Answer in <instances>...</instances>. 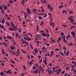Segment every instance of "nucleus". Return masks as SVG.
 I'll return each mask as SVG.
<instances>
[{
  "label": "nucleus",
  "mask_w": 76,
  "mask_h": 76,
  "mask_svg": "<svg viewBox=\"0 0 76 76\" xmlns=\"http://www.w3.org/2000/svg\"><path fill=\"white\" fill-rule=\"evenodd\" d=\"M71 34H72V36L74 38H76V37H75L76 33L75 32H74V31H72V32L71 33Z\"/></svg>",
  "instance_id": "nucleus-1"
},
{
  "label": "nucleus",
  "mask_w": 76,
  "mask_h": 76,
  "mask_svg": "<svg viewBox=\"0 0 76 76\" xmlns=\"http://www.w3.org/2000/svg\"><path fill=\"white\" fill-rule=\"evenodd\" d=\"M27 13L28 14H30V13H31V10H29V8H27Z\"/></svg>",
  "instance_id": "nucleus-2"
},
{
  "label": "nucleus",
  "mask_w": 76,
  "mask_h": 76,
  "mask_svg": "<svg viewBox=\"0 0 76 76\" xmlns=\"http://www.w3.org/2000/svg\"><path fill=\"white\" fill-rule=\"evenodd\" d=\"M7 38L8 39H10V40L13 39V37H12L11 36H7Z\"/></svg>",
  "instance_id": "nucleus-3"
},
{
  "label": "nucleus",
  "mask_w": 76,
  "mask_h": 76,
  "mask_svg": "<svg viewBox=\"0 0 76 76\" xmlns=\"http://www.w3.org/2000/svg\"><path fill=\"white\" fill-rule=\"evenodd\" d=\"M1 22L2 23L4 24V23H5V20H4V19L3 18L1 21Z\"/></svg>",
  "instance_id": "nucleus-4"
},
{
  "label": "nucleus",
  "mask_w": 76,
  "mask_h": 76,
  "mask_svg": "<svg viewBox=\"0 0 76 76\" xmlns=\"http://www.w3.org/2000/svg\"><path fill=\"white\" fill-rule=\"evenodd\" d=\"M61 37L62 38L64 37H66V36H64V33L62 32H61Z\"/></svg>",
  "instance_id": "nucleus-5"
},
{
  "label": "nucleus",
  "mask_w": 76,
  "mask_h": 76,
  "mask_svg": "<svg viewBox=\"0 0 76 76\" xmlns=\"http://www.w3.org/2000/svg\"><path fill=\"white\" fill-rule=\"evenodd\" d=\"M37 12H38V10L36 9H34L32 10V12L34 13H37Z\"/></svg>",
  "instance_id": "nucleus-6"
},
{
  "label": "nucleus",
  "mask_w": 76,
  "mask_h": 76,
  "mask_svg": "<svg viewBox=\"0 0 76 76\" xmlns=\"http://www.w3.org/2000/svg\"><path fill=\"white\" fill-rule=\"evenodd\" d=\"M11 72V71L10 70H9L8 71H4V72H6V73H7V74H9V73H10V72Z\"/></svg>",
  "instance_id": "nucleus-7"
},
{
  "label": "nucleus",
  "mask_w": 76,
  "mask_h": 76,
  "mask_svg": "<svg viewBox=\"0 0 76 76\" xmlns=\"http://www.w3.org/2000/svg\"><path fill=\"white\" fill-rule=\"evenodd\" d=\"M25 3V0H22L21 1V4L23 5H24V4Z\"/></svg>",
  "instance_id": "nucleus-8"
},
{
  "label": "nucleus",
  "mask_w": 76,
  "mask_h": 76,
  "mask_svg": "<svg viewBox=\"0 0 76 76\" xmlns=\"http://www.w3.org/2000/svg\"><path fill=\"white\" fill-rule=\"evenodd\" d=\"M62 38H63V39L64 40V42H65V43H66V42H67V40H66V37H63Z\"/></svg>",
  "instance_id": "nucleus-9"
},
{
  "label": "nucleus",
  "mask_w": 76,
  "mask_h": 76,
  "mask_svg": "<svg viewBox=\"0 0 76 76\" xmlns=\"http://www.w3.org/2000/svg\"><path fill=\"white\" fill-rule=\"evenodd\" d=\"M21 41H22V44H23V43H25L26 42V41L23 40V39L22 38V40H21Z\"/></svg>",
  "instance_id": "nucleus-10"
},
{
  "label": "nucleus",
  "mask_w": 76,
  "mask_h": 76,
  "mask_svg": "<svg viewBox=\"0 0 76 76\" xmlns=\"http://www.w3.org/2000/svg\"><path fill=\"white\" fill-rule=\"evenodd\" d=\"M2 44L4 46H7V43L3 42L2 43Z\"/></svg>",
  "instance_id": "nucleus-11"
},
{
  "label": "nucleus",
  "mask_w": 76,
  "mask_h": 76,
  "mask_svg": "<svg viewBox=\"0 0 76 76\" xmlns=\"http://www.w3.org/2000/svg\"><path fill=\"white\" fill-rule=\"evenodd\" d=\"M6 24L8 26H10V23L9 22H6L5 23V24Z\"/></svg>",
  "instance_id": "nucleus-12"
},
{
  "label": "nucleus",
  "mask_w": 76,
  "mask_h": 76,
  "mask_svg": "<svg viewBox=\"0 0 76 76\" xmlns=\"http://www.w3.org/2000/svg\"><path fill=\"white\" fill-rule=\"evenodd\" d=\"M26 16H28V14H27L26 13H25L24 15V17L25 18H27V17Z\"/></svg>",
  "instance_id": "nucleus-13"
},
{
  "label": "nucleus",
  "mask_w": 76,
  "mask_h": 76,
  "mask_svg": "<svg viewBox=\"0 0 76 76\" xmlns=\"http://www.w3.org/2000/svg\"><path fill=\"white\" fill-rule=\"evenodd\" d=\"M71 37L70 35V34H69L66 37V39H69V38H70Z\"/></svg>",
  "instance_id": "nucleus-14"
},
{
  "label": "nucleus",
  "mask_w": 76,
  "mask_h": 76,
  "mask_svg": "<svg viewBox=\"0 0 76 76\" xmlns=\"http://www.w3.org/2000/svg\"><path fill=\"white\" fill-rule=\"evenodd\" d=\"M42 37H46V34H45V33H42Z\"/></svg>",
  "instance_id": "nucleus-15"
},
{
  "label": "nucleus",
  "mask_w": 76,
  "mask_h": 76,
  "mask_svg": "<svg viewBox=\"0 0 76 76\" xmlns=\"http://www.w3.org/2000/svg\"><path fill=\"white\" fill-rule=\"evenodd\" d=\"M43 15H45L44 16V18H46L47 17V14L45 13H44Z\"/></svg>",
  "instance_id": "nucleus-16"
},
{
  "label": "nucleus",
  "mask_w": 76,
  "mask_h": 76,
  "mask_svg": "<svg viewBox=\"0 0 76 76\" xmlns=\"http://www.w3.org/2000/svg\"><path fill=\"white\" fill-rule=\"evenodd\" d=\"M23 36H25L26 37V38H28V34H23Z\"/></svg>",
  "instance_id": "nucleus-17"
},
{
  "label": "nucleus",
  "mask_w": 76,
  "mask_h": 76,
  "mask_svg": "<svg viewBox=\"0 0 76 76\" xmlns=\"http://www.w3.org/2000/svg\"><path fill=\"white\" fill-rule=\"evenodd\" d=\"M8 9V8L7 6H6V5H4V10H6Z\"/></svg>",
  "instance_id": "nucleus-18"
},
{
  "label": "nucleus",
  "mask_w": 76,
  "mask_h": 76,
  "mask_svg": "<svg viewBox=\"0 0 76 76\" xmlns=\"http://www.w3.org/2000/svg\"><path fill=\"white\" fill-rule=\"evenodd\" d=\"M0 28L1 29H3L4 28V26L0 24Z\"/></svg>",
  "instance_id": "nucleus-19"
},
{
  "label": "nucleus",
  "mask_w": 76,
  "mask_h": 76,
  "mask_svg": "<svg viewBox=\"0 0 76 76\" xmlns=\"http://www.w3.org/2000/svg\"><path fill=\"white\" fill-rule=\"evenodd\" d=\"M75 21V20L73 19V18H71V23H72L73 22Z\"/></svg>",
  "instance_id": "nucleus-20"
},
{
  "label": "nucleus",
  "mask_w": 76,
  "mask_h": 76,
  "mask_svg": "<svg viewBox=\"0 0 76 76\" xmlns=\"http://www.w3.org/2000/svg\"><path fill=\"white\" fill-rule=\"evenodd\" d=\"M75 26H72L71 27H70V29H73V28H75Z\"/></svg>",
  "instance_id": "nucleus-21"
},
{
  "label": "nucleus",
  "mask_w": 76,
  "mask_h": 76,
  "mask_svg": "<svg viewBox=\"0 0 76 76\" xmlns=\"http://www.w3.org/2000/svg\"><path fill=\"white\" fill-rule=\"evenodd\" d=\"M40 25H41L42 26H43L44 24L43 23V22L41 21V23L40 24Z\"/></svg>",
  "instance_id": "nucleus-22"
},
{
  "label": "nucleus",
  "mask_w": 76,
  "mask_h": 76,
  "mask_svg": "<svg viewBox=\"0 0 76 76\" xmlns=\"http://www.w3.org/2000/svg\"><path fill=\"white\" fill-rule=\"evenodd\" d=\"M62 7H63V5H60L58 9H61V8H62Z\"/></svg>",
  "instance_id": "nucleus-23"
},
{
  "label": "nucleus",
  "mask_w": 76,
  "mask_h": 76,
  "mask_svg": "<svg viewBox=\"0 0 76 76\" xmlns=\"http://www.w3.org/2000/svg\"><path fill=\"white\" fill-rule=\"evenodd\" d=\"M42 3H43L44 4H46V1L43 0V1L42 2Z\"/></svg>",
  "instance_id": "nucleus-24"
},
{
  "label": "nucleus",
  "mask_w": 76,
  "mask_h": 76,
  "mask_svg": "<svg viewBox=\"0 0 76 76\" xmlns=\"http://www.w3.org/2000/svg\"><path fill=\"white\" fill-rule=\"evenodd\" d=\"M51 43H54V42L55 41L53 39L51 38Z\"/></svg>",
  "instance_id": "nucleus-25"
},
{
  "label": "nucleus",
  "mask_w": 76,
  "mask_h": 76,
  "mask_svg": "<svg viewBox=\"0 0 76 76\" xmlns=\"http://www.w3.org/2000/svg\"><path fill=\"white\" fill-rule=\"evenodd\" d=\"M9 30H11V31H15V29L12 28H9Z\"/></svg>",
  "instance_id": "nucleus-26"
},
{
  "label": "nucleus",
  "mask_w": 76,
  "mask_h": 76,
  "mask_svg": "<svg viewBox=\"0 0 76 76\" xmlns=\"http://www.w3.org/2000/svg\"><path fill=\"white\" fill-rule=\"evenodd\" d=\"M53 54H54V51H50V55H53Z\"/></svg>",
  "instance_id": "nucleus-27"
},
{
  "label": "nucleus",
  "mask_w": 76,
  "mask_h": 76,
  "mask_svg": "<svg viewBox=\"0 0 76 76\" xmlns=\"http://www.w3.org/2000/svg\"><path fill=\"white\" fill-rule=\"evenodd\" d=\"M50 25L51 26H52V25H54V23H50Z\"/></svg>",
  "instance_id": "nucleus-28"
},
{
  "label": "nucleus",
  "mask_w": 76,
  "mask_h": 76,
  "mask_svg": "<svg viewBox=\"0 0 76 76\" xmlns=\"http://www.w3.org/2000/svg\"><path fill=\"white\" fill-rule=\"evenodd\" d=\"M69 54V51H67V53H66V54H66V56H68V54Z\"/></svg>",
  "instance_id": "nucleus-29"
},
{
  "label": "nucleus",
  "mask_w": 76,
  "mask_h": 76,
  "mask_svg": "<svg viewBox=\"0 0 76 76\" xmlns=\"http://www.w3.org/2000/svg\"><path fill=\"white\" fill-rule=\"evenodd\" d=\"M1 53H2V55H4V50H3V49H2V51H1Z\"/></svg>",
  "instance_id": "nucleus-30"
},
{
  "label": "nucleus",
  "mask_w": 76,
  "mask_h": 76,
  "mask_svg": "<svg viewBox=\"0 0 76 76\" xmlns=\"http://www.w3.org/2000/svg\"><path fill=\"white\" fill-rule=\"evenodd\" d=\"M1 10H2V11H1L2 13L3 14H4V10L2 9Z\"/></svg>",
  "instance_id": "nucleus-31"
},
{
  "label": "nucleus",
  "mask_w": 76,
  "mask_h": 76,
  "mask_svg": "<svg viewBox=\"0 0 76 76\" xmlns=\"http://www.w3.org/2000/svg\"><path fill=\"white\" fill-rule=\"evenodd\" d=\"M56 68H55V67H53L52 69V70H53V72H54L55 71V69H56Z\"/></svg>",
  "instance_id": "nucleus-32"
},
{
  "label": "nucleus",
  "mask_w": 76,
  "mask_h": 76,
  "mask_svg": "<svg viewBox=\"0 0 76 76\" xmlns=\"http://www.w3.org/2000/svg\"><path fill=\"white\" fill-rule=\"evenodd\" d=\"M42 66L39 67V69H40V71H41V70H42Z\"/></svg>",
  "instance_id": "nucleus-33"
},
{
  "label": "nucleus",
  "mask_w": 76,
  "mask_h": 76,
  "mask_svg": "<svg viewBox=\"0 0 76 76\" xmlns=\"http://www.w3.org/2000/svg\"><path fill=\"white\" fill-rule=\"evenodd\" d=\"M34 51L35 52V54H37V49H34Z\"/></svg>",
  "instance_id": "nucleus-34"
},
{
  "label": "nucleus",
  "mask_w": 76,
  "mask_h": 76,
  "mask_svg": "<svg viewBox=\"0 0 76 76\" xmlns=\"http://www.w3.org/2000/svg\"><path fill=\"white\" fill-rule=\"evenodd\" d=\"M18 54H20V53L19 52V50H17V52H16Z\"/></svg>",
  "instance_id": "nucleus-35"
},
{
  "label": "nucleus",
  "mask_w": 76,
  "mask_h": 76,
  "mask_svg": "<svg viewBox=\"0 0 76 76\" xmlns=\"http://www.w3.org/2000/svg\"><path fill=\"white\" fill-rule=\"evenodd\" d=\"M51 72H52L51 70H50V71H49L48 73H49V75H51Z\"/></svg>",
  "instance_id": "nucleus-36"
},
{
  "label": "nucleus",
  "mask_w": 76,
  "mask_h": 76,
  "mask_svg": "<svg viewBox=\"0 0 76 76\" xmlns=\"http://www.w3.org/2000/svg\"><path fill=\"white\" fill-rule=\"evenodd\" d=\"M45 45H47V46H49L50 45V44H49V43L47 44V43H46V42H45Z\"/></svg>",
  "instance_id": "nucleus-37"
},
{
  "label": "nucleus",
  "mask_w": 76,
  "mask_h": 76,
  "mask_svg": "<svg viewBox=\"0 0 76 76\" xmlns=\"http://www.w3.org/2000/svg\"><path fill=\"white\" fill-rule=\"evenodd\" d=\"M60 54H61V55H62V56H64L65 55V54H64L63 53L61 52L60 53Z\"/></svg>",
  "instance_id": "nucleus-38"
},
{
  "label": "nucleus",
  "mask_w": 76,
  "mask_h": 76,
  "mask_svg": "<svg viewBox=\"0 0 76 76\" xmlns=\"http://www.w3.org/2000/svg\"><path fill=\"white\" fill-rule=\"evenodd\" d=\"M69 14H73V12H72V11H69Z\"/></svg>",
  "instance_id": "nucleus-39"
},
{
  "label": "nucleus",
  "mask_w": 76,
  "mask_h": 76,
  "mask_svg": "<svg viewBox=\"0 0 76 76\" xmlns=\"http://www.w3.org/2000/svg\"><path fill=\"white\" fill-rule=\"evenodd\" d=\"M60 56V54H58V55H56V58H58Z\"/></svg>",
  "instance_id": "nucleus-40"
},
{
  "label": "nucleus",
  "mask_w": 76,
  "mask_h": 76,
  "mask_svg": "<svg viewBox=\"0 0 76 76\" xmlns=\"http://www.w3.org/2000/svg\"><path fill=\"white\" fill-rule=\"evenodd\" d=\"M38 15L39 16H43V15H44L42 14V13H38Z\"/></svg>",
  "instance_id": "nucleus-41"
},
{
  "label": "nucleus",
  "mask_w": 76,
  "mask_h": 76,
  "mask_svg": "<svg viewBox=\"0 0 76 76\" xmlns=\"http://www.w3.org/2000/svg\"><path fill=\"white\" fill-rule=\"evenodd\" d=\"M46 37H50V35L49 34H46Z\"/></svg>",
  "instance_id": "nucleus-42"
},
{
  "label": "nucleus",
  "mask_w": 76,
  "mask_h": 76,
  "mask_svg": "<svg viewBox=\"0 0 76 76\" xmlns=\"http://www.w3.org/2000/svg\"><path fill=\"white\" fill-rule=\"evenodd\" d=\"M9 3H10V4H11V3H13V1H12V0H10L9 1Z\"/></svg>",
  "instance_id": "nucleus-43"
},
{
  "label": "nucleus",
  "mask_w": 76,
  "mask_h": 76,
  "mask_svg": "<svg viewBox=\"0 0 76 76\" xmlns=\"http://www.w3.org/2000/svg\"><path fill=\"white\" fill-rule=\"evenodd\" d=\"M27 41H30V40H31V38H28V37H27Z\"/></svg>",
  "instance_id": "nucleus-44"
},
{
  "label": "nucleus",
  "mask_w": 76,
  "mask_h": 76,
  "mask_svg": "<svg viewBox=\"0 0 76 76\" xmlns=\"http://www.w3.org/2000/svg\"><path fill=\"white\" fill-rule=\"evenodd\" d=\"M42 59H40L39 61V63H41L42 62Z\"/></svg>",
  "instance_id": "nucleus-45"
},
{
  "label": "nucleus",
  "mask_w": 76,
  "mask_h": 76,
  "mask_svg": "<svg viewBox=\"0 0 76 76\" xmlns=\"http://www.w3.org/2000/svg\"><path fill=\"white\" fill-rule=\"evenodd\" d=\"M48 7V9H49V8L50 7V5L48 4L47 5Z\"/></svg>",
  "instance_id": "nucleus-46"
},
{
  "label": "nucleus",
  "mask_w": 76,
  "mask_h": 76,
  "mask_svg": "<svg viewBox=\"0 0 76 76\" xmlns=\"http://www.w3.org/2000/svg\"><path fill=\"white\" fill-rule=\"evenodd\" d=\"M41 11L42 13H44V9H41Z\"/></svg>",
  "instance_id": "nucleus-47"
},
{
  "label": "nucleus",
  "mask_w": 76,
  "mask_h": 76,
  "mask_svg": "<svg viewBox=\"0 0 76 76\" xmlns=\"http://www.w3.org/2000/svg\"><path fill=\"white\" fill-rule=\"evenodd\" d=\"M58 39L60 41V42H61V37L58 38Z\"/></svg>",
  "instance_id": "nucleus-48"
},
{
  "label": "nucleus",
  "mask_w": 76,
  "mask_h": 76,
  "mask_svg": "<svg viewBox=\"0 0 76 76\" xmlns=\"http://www.w3.org/2000/svg\"><path fill=\"white\" fill-rule=\"evenodd\" d=\"M18 38H19L20 39V38H21V37H20V34H18Z\"/></svg>",
  "instance_id": "nucleus-49"
},
{
  "label": "nucleus",
  "mask_w": 76,
  "mask_h": 76,
  "mask_svg": "<svg viewBox=\"0 0 76 76\" xmlns=\"http://www.w3.org/2000/svg\"><path fill=\"white\" fill-rule=\"evenodd\" d=\"M21 51L23 52V54H25V51H24V50H21Z\"/></svg>",
  "instance_id": "nucleus-50"
},
{
  "label": "nucleus",
  "mask_w": 76,
  "mask_h": 76,
  "mask_svg": "<svg viewBox=\"0 0 76 76\" xmlns=\"http://www.w3.org/2000/svg\"><path fill=\"white\" fill-rule=\"evenodd\" d=\"M66 10H63V14H64V13H66Z\"/></svg>",
  "instance_id": "nucleus-51"
},
{
  "label": "nucleus",
  "mask_w": 76,
  "mask_h": 76,
  "mask_svg": "<svg viewBox=\"0 0 76 76\" xmlns=\"http://www.w3.org/2000/svg\"><path fill=\"white\" fill-rule=\"evenodd\" d=\"M10 61H11V62L13 64H14V63H15L13 61H12V60H10Z\"/></svg>",
  "instance_id": "nucleus-52"
},
{
  "label": "nucleus",
  "mask_w": 76,
  "mask_h": 76,
  "mask_svg": "<svg viewBox=\"0 0 76 76\" xmlns=\"http://www.w3.org/2000/svg\"><path fill=\"white\" fill-rule=\"evenodd\" d=\"M13 44L14 45H16V42H13Z\"/></svg>",
  "instance_id": "nucleus-53"
},
{
  "label": "nucleus",
  "mask_w": 76,
  "mask_h": 76,
  "mask_svg": "<svg viewBox=\"0 0 76 76\" xmlns=\"http://www.w3.org/2000/svg\"><path fill=\"white\" fill-rule=\"evenodd\" d=\"M61 26H63L64 27H67V26L66 25H61Z\"/></svg>",
  "instance_id": "nucleus-54"
},
{
  "label": "nucleus",
  "mask_w": 76,
  "mask_h": 76,
  "mask_svg": "<svg viewBox=\"0 0 76 76\" xmlns=\"http://www.w3.org/2000/svg\"><path fill=\"white\" fill-rule=\"evenodd\" d=\"M11 24V26H13H13H14V24H13V23L12 22H10Z\"/></svg>",
  "instance_id": "nucleus-55"
},
{
  "label": "nucleus",
  "mask_w": 76,
  "mask_h": 76,
  "mask_svg": "<svg viewBox=\"0 0 76 76\" xmlns=\"http://www.w3.org/2000/svg\"><path fill=\"white\" fill-rule=\"evenodd\" d=\"M27 22H30V19H29L28 20H26Z\"/></svg>",
  "instance_id": "nucleus-56"
},
{
  "label": "nucleus",
  "mask_w": 76,
  "mask_h": 76,
  "mask_svg": "<svg viewBox=\"0 0 76 76\" xmlns=\"http://www.w3.org/2000/svg\"><path fill=\"white\" fill-rule=\"evenodd\" d=\"M39 19L40 20H41V19H42V17H41V16H39Z\"/></svg>",
  "instance_id": "nucleus-57"
},
{
  "label": "nucleus",
  "mask_w": 76,
  "mask_h": 76,
  "mask_svg": "<svg viewBox=\"0 0 76 76\" xmlns=\"http://www.w3.org/2000/svg\"><path fill=\"white\" fill-rule=\"evenodd\" d=\"M42 70V74L44 73V69H42V70H41V71Z\"/></svg>",
  "instance_id": "nucleus-58"
},
{
  "label": "nucleus",
  "mask_w": 76,
  "mask_h": 76,
  "mask_svg": "<svg viewBox=\"0 0 76 76\" xmlns=\"http://www.w3.org/2000/svg\"><path fill=\"white\" fill-rule=\"evenodd\" d=\"M0 75L1 76H3V75H4V73L3 72H1Z\"/></svg>",
  "instance_id": "nucleus-59"
},
{
  "label": "nucleus",
  "mask_w": 76,
  "mask_h": 76,
  "mask_svg": "<svg viewBox=\"0 0 76 76\" xmlns=\"http://www.w3.org/2000/svg\"><path fill=\"white\" fill-rule=\"evenodd\" d=\"M72 23L73 25H75V26H76V22H73V23Z\"/></svg>",
  "instance_id": "nucleus-60"
},
{
  "label": "nucleus",
  "mask_w": 76,
  "mask_h": 76,
  "mask_svg": "<svg viewBox=\"0 0 76 76\" xmlns=\"http://www.w3.org/2000/svg\"><path fill=\"white\" fill-rule=\"evenodd\" d=\"M18 35L19 34H18V33H16L15 34V37H18Z\"/></svg>",
  "instance_id": "nucleus-61"
},
{
  "label": "nucleus",
  "mask_w": 76,
  "mask_h": 76,
  "mask_svg": "<svg viewBox=\"0 0 76 76\" xmlns=\"http://www.w3.org/2000/svg\"><path fill=\"white\" fill-rule=\"evenodd\" d=\"M32 69H34V70H35L36 69L35 66H33V67H32Z\"/></svg>",
  "instance_id": "nucleus-62"
},
{
  "label": "nucleus",
  "mask_w": 76,
  "mask_h": 76,
  "mask_svg": "<svg viewBox=\"0 0 76 76\" xmlns=\"http://www.w3.org/2000/svg\"><path fill=\"white\" fill-rule=\"evenodd\" d=\"M33 63L32 62H29V65H32Z\"/></svg>",
  "instance_id": "nucleus-63"
},
{
  "label": "nucleus",
  "mask_w": 76,
  "mask_h": 76,
  "mask_svg": "<svg viewBox=\"0 0 76 76\" xmlns=\"http://www.w3.org/2000/svg\"><path fill=\"white\" fill-rule=\"evenodd\" d=\"M37 70H35L34 72V73H37Z\"/></svg>",
  "instance_id": "nucleus-64"
}]
</instances>
